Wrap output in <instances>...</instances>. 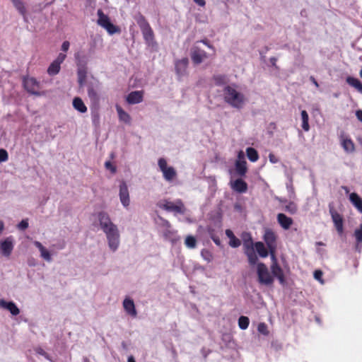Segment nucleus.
Instances as JSON below:
<instances>
[{
	"label": "nucleus",
	"mask_w": 362,
	"mask_h": 362,
	"mask_svg": "<svg viewBox=\"0 0 362 362\" xmlns=\"http://www.w3.org/2000/svg\"><path fill=\"white\" fill-rule=\"evenodd\" d=\"M223 99L229 105L237 109H241L245 103L244 95L231 86H226L223 88Z\"/></svg>",
	"instance_id": "f257e3e1"
},
{
	"label": "nucleus",
	"mask_w": 362,
	"mask_h": 362,
	"mask_svg": "<svg viewBox=\"0 0 362 362\" xmlns=\"http://www.w3.org/2000/svg\"><path fill=\"white\" fill-rule=\"evenodd\" d=\"M101 229L106 235L111 250L116 251L119 245V233L117 226L112 223L107 225L106 228H102Z\"/></svg>",
	"instance_id": "f03ea898"
},
{
	"label": "nucleus",
	"mask_w": 362,
	"mask_h": 362,
	"mask_svg": "<svg viewBox=\"0 0 362 362\" xmlns=\"http://www.w3.org/2000/svg\"><path fill=\"white\" fill-rule=\"evenodd\" d=\"M101 229L106 235L111 250L116 251L119 245V233L117 226L112 223L107 225L106 228H102Z\"/></svg>",
	"instance_id": "7ed1b4c3"
},
{
	"label": "nucleus",
	"mask_w": 362,
	"mask_h": 362,
	"mask_svg": "<svg viewBox=\"0 0 362 362\" xmlns=\"http://www.w3.org/2000/svg\"><path fill=\"white\" fill-rule=\"evenodd\" d=\"M101 229L106 235L111 250L116 251L119 245V233L117 226L112 223L107 225L106 228H102Z\"/></svg>",
	"instance_id": "20e7f679"
},
{
	"label": "nucleus",
	"mask_w": 362,
	"mask_h": 362,
	"mask_svg": "<svg viewBox=\"0 0 362 362\" xmlns=\"http://www.w3.org/2000/svg\"><path fill=\"white\" fill-rule=\"evenodd\" d=\"M23 86L24 89L30 94L35 95H41V84L35 78L25 76L22 78Z\"/></svg>",
	"instance_id": "39448f33"
},
{
	"label": "nucleus",
	"mask_w": 362,
	"mask_h": 362,
	"mask_svg": "<svg viewBox=\"0 0 362 362\" xmlns=\"http://www.w3.org/2000/svg\"><path fill=\"white\" fill-rule=\"evenodd\" d=\"M98 24L105 28L109 34L113 35L120 32V29L110 22L109 17L104 14L101 9L98 11Z\"/></svg>",
	"instance_id": "423d86ee"
},
{
	"label": "nucleus",
	"mask_w": 362,
	"mask_h": 362,
	"mask_svg": "<svg viewBox=\"0 0 362 362\" xmlns=\"http://www.w3.org/2000/svg\"><path fill=\"white\" fill-rule=\"evenodd\" d=\"M257 273L258 281L263 285H272L274 282V278L270 274L267 267L265 264L259 262L257 264Z\"/></svg>",
	"instance_id": "0eeeda50"
},
{
	"label": "nucleus",
	"mask_w": 362,
	"mask_h": 362,
	"mask_svg": "<svg viewBox=\"0 0 362 362\" xmlns=\"http://www.w3.org/2000/svg\"><path fill=\"white\" fill-rule=\"evenodd\" d=\"M158 165L163 173V178L166 181L171 182L177 177V172L175 169L172 166H168L167 161L165 158H159Z\"/></svg>",
	"instance_id": "6e6552de"
},
{
	"label": "nucleus",
	"mask_w": 362,
	"mask_h": 362,
	"mask_svg": "<svg viewBox=\"0 0 362 362\" xmlns=\"http://www.w3.org/2000/svg\"><path fill=\"white\" fill-rule=\"evenodd\" d=\"M276 235L270 229H267L263 235V240L265 242L272 258H274L276 250Z\"/></svg>",
	"instance_id": "1a4fd4ad"
},
{
	"label": "nucleus",
	"mask_w": 362,
	"mask_h": 362,
	"mask_svg": "<svg viewBox=\"0 0 362 362\" xmlns=\"http://www.w3.org/2000/svg\"><path fill=\"white\" fill-rule=\"evenodd\" d=\"M159 206L167 211L179 214H184L186 211V208L181 199H177L175 202L165 201V203Z\"/></svg>",
	"instance_id": "9d476101"
},
{
	"label": "nucleus",
	"mask_w": 362,
	"mask_h": 362,
	"mask_svg": "<svg viewBox=\"0 0 362 362\" xmlns=\"http://www.w3.org/2000/svg\"><path fill=\"white\" fill-rule=\"evenodd\" d=\"M329 214L337 233L341 235L344 233V220L342 216L331 206H329Z\"/></svg>",
	"instance_id": "9b49d317"
},
{
	"label": "nucleus",
	"mask_w": 362,
	"mask_h": 362,
	"mask_svg": "<svg viewBox=\"0 0 362 362\" xmlns=\"http://www.w3.org/2000/svg\"><path fill=\"white\" fill-rule=\"evenodd\" d=\"M14 247L13 238L9 236L0 242V252L6 257H9Z\"/></svg>",
	"instance_id": "f8f14e48"
},
{
	"label": "nucleus",
	"mask_w": 362,
	"mask_h": 362,
	"mask_svg": "<svg viewBox=\"0 0 362 362\" xmlns=\"http://www.w3.org/2000/svg\"><path fill=\"white\" fill-rule=\"evenodd\" d=\"M272 264L270 267L272 274L273 275L272 276L276 277L279 280L280 284L284 286L286 284L284 272L282 268L278 264L275 257L274 258H272Z\"/></svg>",
	"instance_id": "ddd939ff"
},
{
	"label": "nucleus",
	"mask_w": 362,
	"mask_h": 362,
	"mask_svg": "<svg viewBox=\"0 0 362 362\" xmlns=\"http://www.w3.org/2000/svg\"><path fill=\"white\" fill-rule=\"evenodd\" d=\"M190 57L192 62L197 65L206 59L208 54L204 50L194 46L191 49Z\"/></svg>",
	"instance_id": "4468645a"
},
{
	"label": "nucleus",
	"mask_w": 362,
	"mask_h": 362,
	"mask_svg": "<svg viewBox=\"0 0 362 362\" xmlns=\"http://www.w3.org/2000/svg\"><path fill=\"white\" fill-rule=\"evenodd\" d=\"M188 64L189 60L187 57L182 58V59H179L175 62V69L178 80H180L183 76L187 74V69Z\"/></svg>",
	"instance_id": "2eb2a0df"
},
{
	"label": "nucleus",
	"mask_w": 362,
	"mask_h": 362,
	"mask_svg": "<svg viewBox=\"0 0 362 362\" xmlns=\"http://www.w3.org/2000/svg\"><path fill=\"white\" fill-rule=\"evenodd\" d=\"M238 160H236L235 163V170L238 175L244 177L247 172V162L243 159V155L242 152L239 153Z\"/></svg>",
	"instance_id": "dca6fc26"
},
{
	"label": "nucleus",
	"mask_w": 362,
	"mask_h": 362,
	"mask_svg": "<svg viewBox=\"0 0 362 362\" xmlns=\"http://www.w3.org/2000/svg\"><path fill=\"white\" fill-rule=\"evenodd\" d=\"M98 84L97 81L95 84L93 83H88L87 85L88 96L90 101L95 104L98 103L100 100V96L98 94Z\"/></svg>",
	"instance_id": "f3484780"
},
{
	"label": "nucleus",
	"mask_w": 362,
	"mask_h": 362,
	"mask_svg": "<svg viewBox=\"0 0 362 362\" xmlns=\"http://www.w3.org/2000/svg\"><path fill=\"white\" fill-rule=\"evenodd\" d=\"M119 199L124 207L129 206L130 204L129 193L127 185L124 181H122L119 185Z\"/></svg>",
	"instance_id": "a211bd4d"
},
{
	"label": "nucleus",
	"mask_w": 362,
	"mask_h": 362,
	"mask_svg": "<svg viewBox=\"0 0 362 362\" xmlns=\"http://www.w3.org/2000/svg\"><path fill=\"white\" fill-rule=\"evenodd\" d=\"M77 76H78V83L81 87H82L86 81L87 77V67L86 64H81V62L78 60L77 62Z\"/></svg>",
	"instance_id": "6ab92c4d"
},
{
	"label": "nucleus",
	"mask_w": 362,
	"mask_h": 362,
	"mask_svg": "<svg viewBox=\"0 0 362 362\" xmlns=\"http://www.w3.org/2000/svg\"><path fill=\"white\" fill-rule=\"evenodd\" d=\"M233 190L238 193H245L247 191L248 187L245 181L241 178H238L230 183Z\"/></svg>",
	"instance_id": "aec40b11"
},
{
	"label": "nucleus",
	"mask_w": 362,
	"mask_h": 362,
	"mask_svg": "<svg viewBox=\"0 0 362 362\" xmlns=\"http://www.w3.org/2000/svg\"><path fill=\"white\" fill-rule=\"evenodd\" d=\"M144 93L140 90L132 91L128 94L127 102L129 104H138L143 101Z\"/></svg>",
	"instance_id": "412c9836"
},
{
	"label": "nucleus",
	"mask_w": 362,
	"mask_h": 362,
	"mask_svg": "<svg viewBox=\"0 0 362 362\" xmlns=\"http://www.w3.org/2000/svg\"><path fill=\"white\" fill-rule=\"evenodd\" d=\"M123 307L126 313L132 317H136L137 312L135 308L134 300L129 298H126L123 301Z\"/></svg>",
	"instance_id": "4be33fe9"
},
{
	"label": "nucleus",
	"mask_w": 362,
	"mask_h": 362,
	"mask_svg": "<svg viewBox=\"0 0 362 362\" xmlns=\"http://www.w3.org/2000/svg\"><path fill=\"white\" fill-rule=\"evenodd\" d=\"M277 221L282 228L288 230L292 226L293 221L291 218L280 213L277 215Z\"/></svg>",
	"instance_id": "5701e85b"
},
{
	"label": "nucleus",
	"mask_w": 362,
	"mask_h": 362,
	"mask_svg": "<svg viewBox=\"0 0 362 362\" xmlns=\"http://www.w3.org/2000/svg\"><path fill=\"white\" fill-rule=\"evenodd\" d=\"M0 307L8 310L13 315H18L20 313V310L12 301L7 302L4 300H0Z\"/></svg>",
	"instance_id": "b1692460"
},
{
	"label": "nucleus",
	"mask_w": 362,
	"mask_h": 362,
	"mask_svg": "<svg viewBox=\"0 0 362 362\" xmlns=\"http://www.w3.org/2000/svg\"><path fill=\"white\" fill-rule=\"evenodd\" d=\"M97 217L100 228H106L107 225L112 223V221H111L110 217L107 212L100 211L98 213Z\"/></svg>",
	"instance_id": "393cba45"
},
{
	"label": "nucleus",
	"mask_w": 362,
	"mask_h": 362,
	"mask_svg": "<svg viewBox=\"0 0 362 362\" xmlns=\"http://www.w3.org/2000/svg\"><path fill=\"white\" fill-rule=\"evenodd\" d=\"M341 144L344 150L348 153H353L355 151V144L350 138L342 137Z\"/></svg>",
	"instance_id": "a878e982"
},
{
	"label": "nucleus",
	"mask_w": 362,
	"mask_h": 362,
	"mask_svg": "<svg viewBox=\"0 0 362 362\" xmlns=\"http://www.w3.org/2000/svg\"><path fill=\"white\" fill-rule=\"evenodd\" d=\"M73 107L75 110L78 111L81 113H85L87 112V107L84 104L82 99L79 97H75L73 99Z\"/></svg>",
	"instance_id": "bb28decb"
},
{
	"label": "nucleus",
	"mask_w": 362,
	"mask_h": 362,
	"mask_svg": "<svg viewBox=\"0 0 362 362\" xmlns=\"http://www.w3.org/2000/svg\"><path fill=\"white\" fill-rule=\"evenodd\" d=\"M349 199L354 206L362 213V198L356 193L353 192L349 195Z\"/></svg>",
	"instance_id": "cd10ccee"
},
{
	"label": "nucleus",
	"mask_w": 362,
	"mask_h": 362,
	"mask_svg": "<svg viewBox=\"0 0 362 362\" xmlns=\"http://www.w3.org/2000/svg\"><path fill=\"white\" fill-rule=\"evenodd\" d=\"M34 245L37 247L40 252L41 257L45 260L50 262L52 260L49 252L42 245L41 243L35 241Z\"/></svg>",
	"instance_id": "c85d7f7f"
},
{
	"label": "nucleus",
	"mask_w": 362,
	"mask_h": 362,
	"mask_svg": "<svg viewBox=\"0 0 362 362\" xmlns=\"http://www.w3.org/2000/svg\"><path fill=\"white\" fill-rule=\"evenodd\" d=\"M142 35L146 43L150 45L154 40V33L151 26L141 30Z\"/></svg>",
	"instance_id": "c756f323"
},
{
	"label": "nucleus",
	"mask_w": 362,
	"mask_h": 362,
	"mask_svg": "<svg viewBox=\"0 0 362 362\" xmlns=\"http://www.w3.org/2000/svg\"><path fill=\"white\" fill-rule=\"evenodd\" d=\"M257 252L261 257H267L269 255L268 250L265 247L264 245L262 242H256L255 243V247Z\"/></svg>",
	"instance_id": "7c9ffc66"
},
{
	"label": "nucleus",
	"mask_w": 362,
	"mask_h": 362,
	"mask_svg": "<svg viewBox=\"0 0 362 362\" xmlns=\"http://www.w3.org/2000/svg\"><path fill=\"white\" fill-rule=\"evenodd\" d=\"M116 109L118 113L119 119L127 124H129L131 122L130 115L119 105L116 106Z\"/></svg>",
	"instance_id": "2f4dec72"
},
{
	"label": "nucleus",
	"mask_w": 362,
	"mask_h": 362,
	"mask_svg": "<svg viewBox=\"0 0 362 362\" xmlns=\"http://www.w3.org/2000/svg\"><path fill=\"white\" fill-rule=\"evenodd\" d=\"M346 82L351 86L354 87L358 92L362 93V83L356 78L349 76L346 78Z\"/></svg>",
	"instance_id": "473e14b6"
},
{
	"label": "nucleus",
	"mask_w": 362,
	"mask_h": 362,
	"mask_svg": "<svg viewBox=\"0 0 362 362\" xmlns=\"http://www.w3.org/2000/svg\"><path fill=\"white\" fill-rule=\"evenodd\" d=\"M246 153L248 159L251 162H256L259 159V154L256 149L252 147H248L246 149Z\"/></svg>",
	"instance_id": "72a5a7b5"
},
{
	"label": "nucleus",
	"mask_w": 362,
	"mask_h": 362,
	"mask_svg": "<svg viewBox=\"0 0 362 362\" xmlns=\"http://www.w3.org/2000/svg\"><path fill=\"white\" fill-rule=\"evenodd\" d=\"M60 65L61 64L57 63V62L53 61L47 69V74L49 76L57 75L61 69Z\"/></svg>",
	"instance_id": "f704fd0d"
},
{
	"label": "nucleus",
	"mask_w": 362,
	"mask_h": 362,
	"mask_svg": "<svg viewBox=\"0 0 362 362\" xmlns=\"http://www.w3.org/2000/svg\"><path fill=\"white\" fill-rule=\"evenodd\" d=\"M300 114L302 118V128L304 131L308 132L310 129L308 114L305 110H302Z\"/></svg>",
	"instance_id": "c9c22d12"
},
{
	"label": "nucleus",
	"mask_w": 362,
	"mask_h": 362,
	"mask_svg": "<svg viewBox=\"0 0 362 362\" xmlns=\"http://www.w3.org/2000/svg\"><path fill=\"white\" fill-rule=\"evenodd\" d=\"M247 257L248 262L251 265H254L257 263L258 258L255 254V249L249 252H245Z\"/></svg>",
	"instance_id": "e433bc0d"
},
{
	"label": "nucleus",
	"mask_w": 362,
	"mask_h": 362,
	"mask_svg": "<svg viewBox=\"0 0 362 362\" xmlns=\"http://www.w3.org/2000/svg\"><path fill=\"white\" fill-rule=\"evenodd\" d=\"M185 244L188 248H195L197 246V240L192 235H187L185 238Z\"/></svg>",
	"instance_id": "4c0bfd02"
},
{
	"label": "nucleus",
	"mask_w": 362,
	"mask_h": 362,
	"mask_svg": "<svg viewBox=\"0 0 362 362\" xmlns=\"http://www.w3.org/2000/svg\"><path fill=\"white\" fill-rule=\"evenodd\" d=\"M136 22L141 30L150 26L146 18L141 14H140L139 17L136 18Z\"/></svg>",
	"instance_id": "58836bf2"
},
{
	"label": "nucleus",
	"mask_w": 362,
	"mask_h": 362,
	"mask_svg": "<svg viewBox=\"0 0 362 362\" xmlns=\"http://www.w3.org/2000/svg\"><path fill=\"white\" fill-rule=\"evenodd\" d=\"M250 324V320L247 317L240 316L238 319V326L241 329H246Z\"/></svg>",
	"instance_id": "ea45409f"
},
{
	"label": "nucleus",
	"mask_w": 362,
	"mask_h": 362,
	"mask_svg": "<svg viewBox=\"0 0 362 362\" xmlns=\"http://www.w3.org/2000/svg\"><path fill=\"white\" fill-rule=\"evenodd\" d=\"M243 250L244 252H249L250 250H254L255 247V243H253V240H244V243H243Z\"/></svg>",
	"instance_id": "a19ab883"
},
{
	"label": "nucleus",
	"mask_w": 362,
	"mask_h": 362,
	"mask_svg": "<svg viewBox=\"0 0 362 362\" xmlns=\"http://www.w3.org/2000/svg\"><path fill=\"white\" fill-rule=\"evenodd\" d=\"M257 331L264 336H268L269 334L267 325L264 322H260L258 325Z\"/></svg>",
	"instance_id": "79ce46f5"
},
{
	"label": "nucleus",
	"mask_w": 362,
	"mask_h": 362,
	"mask_svg": "<svg viewBox=\"0 0 362 362\" xmlns=\"http://www.w3.org/2000/svg\"><path fill=\"white\" fill-rule=\"evenodd\" d=\"M354 236L357 243H362V223L359 226V228L354 231Z\"/></svg>",
	"instance_id": "37998d69"
},
{
	"label": "nucleus",
	"mask_w": 362,
	"mask_h": 362,
	"mask_svg": "<svg viewBox=\"0 0 362 362\" xmlns=\"http://www.w3.org/2000/svg\"><path fill=\"white\" fill-rule=\"evenodd\" d=\"M13 5L21 14L24 15L25 13V8L21 0L17 1V2H15Z\"/></svg>",
	"instance_id": "c03bdc74"
},
{
	"label": "nucleus",
	"mask_w": 362,
	"mask_h": 362,
	"mask_svg": "<svg viewBox=\"0 0 362 362\" xmlns=\"http://www.w3.org/2000/svg\"><path fill=\"white\" fill-rule=\"evenodd\" d=\"M214 81L216 85H222L226 83V76L224 75H216L213 77Z\"/></svg>",
	"instance_id": "a18cd8bd"
},
{
	"label": "nucleus",
	"mask_w": 362,
	"mask_h": 362,
	"mask_svg": "<svg viewBox=\"0 0 362 362\" xmlns=\"http://www.w3.org/2000/svg\"><path fill=\"white\" fill-rule=\"evenodd\" d=\"M285 210L291 214H294L297 211V206L293 202H289L288 204L285 206Z\"/></svg>",
	"instance_id": "49530a36"
},
{
	"label": "nucleus",
	"mask_w": 362,
	"mask_h": 362,
	"mask_svg": "<svg viewBox=\"0 0 362 362\" xmlns=\"http://www.w3.org/2000/svg\"><path fill=\"white\" fill-rule=\"evenodd\" d=\"M241 245L240 240L236 238L233 237L231 240H229V245L232 247H238Z\"/></svg>",
	"instance_id": "de8ad7c7"
},
{
	"label": "nucleus",
	"mask_w": 362,
	"mask_h": 362,
	"mask_svg": "<svg viewBox=\"0 0 362 362\" xmlns=\"http://www.w3.org/2000/svg\"><path fill=\"white\" fill-rule=\"evenodd\" d=\"M8 159V155L5 149H0V163L5 162Z\"/></svg>",
	"instance_id": "09e8293b"
},
{
	"label": "nucleus",
	"mask_w": 362,
	"mask_h": 362,
	"mask_svg": "<svg viewBox=\"0 0 362 362\" xmlns=\"http://www.w3.org/2000/svg\"><path fill=\"white\" fill-rule=\"evenodd\" d=\"M105 167L110 170L112 174H115L117 171L116 167L110 160L105 163Z\"/></svg>",
	"instance_id": "8fccbe9b"
},
{
	"label": "nucleus",
	"mask_w": 362,
	"mask_h": 362,
	"mask_svg": "<svg viewBox=\"0 0 362 362\" xmlns=\"http://www.w3.org/2000/svg\"><path fill=\"white\" fill-rule=\"evenodd\" d=\"M28 227V222L27 220H22L18 225V228L21 230H25Z\"/></svg>",
	"instance_id": "3c124183"
},
{
	"label": "nucleus",
	"mask_w": 362,
	"mask_h": 362,
	"mask_svg": "<svg viewBox=\"0 0 362 362\" xmlns=\"http://www.w3.org/2000/svg\"><path fill=\"white\" fill-rule=\"evenodd\" d=\"M66 54L63 53H59L57 56V59L54 60V62H57V63L61 64L66 59Z\"/></svg>",
	"instance_id": "603ef678"
},
{
	"label": "nucleus",
	"mask_w": 362,
	"mask_h": 362,
	"mask_svg": "<svg viewBox=\"0 0 362 362\" xmlns=\"http://www.w3.org/2000/svg\"><path fill=\"white\" fill-rule=\"evenodd\" d=\"M322 276V272L321 270H315L314 272V277L315 279L322 282L321 278Z\"/></svg>",
	"instance_id": "864d4df0"
},
{
	"label": "nucleus",
	"mask_w": 362,
	"mask_h": 362,
	"mask_svg": "<svg viewBox=\"0 0 362 362\" xmlns=\"http://www.w3.org/2000/svg\"><path fill=\"white\" fill-rule=\"evenodd\" d=\"M202 43L207 46L209 49H212L214 52H215L214 47L209 43V41L207 39H204L200 41Z\"/></svg>",
	"instance_id": "5fc2aeb1"
},
{
	"label": "nucleus",
	"mask_w": 362,
	"mask_h": 362,
	"mask_svg": "<svg viewBox=\"0 0 362 362\" xmlns=\"http://www.w3.org/2000/svg\"><path fill=\"white\" fill-rule=\"evenodd\" d=\"M242 239H243V243H244V240H252L251 234L249 233H243L242 235Z\"/></svg>",
	"instance_id": "6e6d98bb"
},
{
	"label": "nucleus",
	"mask_w": 362,
	"mask_h": 362,
	"mask_svg": "<svg viewBox=\"0 0 362 362\" xmlns=\"http://www.w3.org/2000/svg\"><path fill=\"white\" fill-rule=\"evenodd\" d=\"M69 46H70V43L69 41H64L63 43H62V51L64 52H66L68 51L69 48Z\"/></svg>",
	"instance_id": "4d7b16f0"
},
{
	"label": "nucleus",
	"mask_w": 362,
	"mask_h": 362,
	"mask_svg": "<svg viewBox=\"0 0 362 362\" xmlns=\"http://www.w3.org/2000/svg\"><path fill=\"white\" fill-rule=\"evenodd\" d=\"M35 351L37 354L47 357V354L42 348H37Z\"/></svg>",
	"instance_id": "13d9d810"
},
{
	"label": "nucleus",
	"mask_w": 362,
	"mask_h": 362,
	"mask_svg": "<svg viewBox=\"0 0 362 362\" xmlns=\"http://www.w3.org/2000/svg\"><path fill=\"white\" fill-rule=\"evenodd\" d=\"M226 235L229 238V240H231L233 237H235V235L233 234V231L230 229H227L226 230Z\"/></svg>",
	"instance_id": "bf43d9fd"
},
{
	"label": "nucleus",
	"mask_w": 362,
	"mask_h": 362,
	"mask_svg": "<svg viewBox=\"0 0 362 362\" xmlns=\"http://www.w3.org/2000/svg\"><path fill=\"white\" fill-rule=\"evenodd\" d=\"M356 116L357 119L362 122V110H358L356 111Z\"/></svg>",
	"instance_id": "052dcab7"
},
{
	"label": "nucleus",
	"mask_w": 362,
	"mask_h": 362,
	"mask_svg": "<svg viewBox=\"0 0 362 362\" xmlns=\"http://www.w3.org/2000/svg\"><path fill=\"white\" fill-rule=\"evenodd\" d=\"M194 1L200 6H204L206 1L204 0H194Z\"/></svg>",
	"instance_id": "680f3d73"
},
{
	"label": "nucleus",
	"mask_w": 362,
	"mask_h": 362,
	"mask_svg": "<svg viewBox=\"0 0 362 362\" xmlns=\"http://www.w3.org/2000/svg\"><path fill=\"white\" fill-rule=\"evenodd\" d=\"M212 240L216 245H221V240L218 237H212Z\"/></svg>",
	"instance_id": "e2e57ef3"
},
{
	"label": "nucleus",
	"mask_w": 362,
	"mask_h": 362,
	"mask_svg": "<svg viewBox=\"0 0 362 362\" xmlns=\"http://www.w3.org/2000/svg\"><path fill=\"white\" fill-rule=\"evenodd\" d=\"M270 62L272 64V66H276V63L277 61V59L274 57L270 58Z\"/></svg>",
	"instance_id": "0e129e2a"
},
{
	"label": "nucleus",
	"mask_w": 362,
	"mask_h": 362,
	"mask_svg": "<svg viewBox=\"0 0 362 362\" xmlns=\"http://www.w3.org/2000/svg\"><path fill=\"white\" fill-rule=\"evenodd\" d=\"M98 120H99V115H98V114L94 115L93 116V123H96V122H98Z\"/></svg>",
	"instance_id": "69168bd1"
},
{
	"label": "nucleus",
	"mask_w": 362,
	"mask_h": 362,
	"mask_svg": "<svg viewBox=\"0 0 362 362\" xmlns=\"http://www.w3.org/2000/svg\"><path fill=\"white\" fill-rule=\"evenodd\" d=\"M310 81L313 83V84L316 86V87H319V84L317 82V81L315 80V78L313 77V76H310Z\"/></svg>",
	"instance_id": "338daca9"
},
{
	"label": "nucleus",
	"mask_w": 362,
	"mask_h": 362,
	"mask_svg": "<svg viewBox=\"0 0 362 362\" xmlns=\"http://www.w3.org/2000/svg\"><path fill=\"white\" fill-rule=\"evenodd\" d=\"M269 160L273 163H275L276 162V160L274 158V156L272 155V154H270L269 155Z\"/></svg>",
	"instance_id": "774afa93"
}]
</instances>
